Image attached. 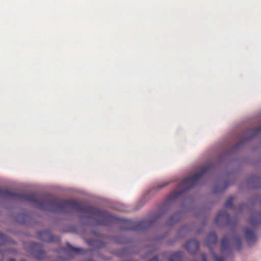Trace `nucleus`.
I'll list each match as a JSON object with an SVG mask.
<instances>
[{"label": "nucleus", "mask_w": 261, "mask_h": 261, "mask_svg": "<svg viewBox=\"0 0 261 261\" xmlns=\"http://www.w3.org/2000/svg\"><path fill=\"white\" fill-rule=\"evenodd\" d=\"M230 244L235 245L238 249H240L241 246V238L236 235L231 237L228 236H225L221 242V251L224 253L228 249Z\"/></svg>", "instance_id": "nucleus-4"}, {"label": "nucleus", "mask_w": 261, "mask_h": 261, "mask_svg": "<svg viewBox=\"0 0 261 261\" xmlns=\"http://www.w3.org/2000/svg\"><path fill=\"white\" fill-rule=\"evenodd\" d=\"M182 229H183V230L186 229V227H184V228H182Z\"/></svg>", "instance_id": "nucleus-24"}, {"label": "nucleus", "mask_w": 261, "mask_h": 261, "mask_svg": "<svg viewBox=\"0 0 261 261\" xmlns=\"http://www.w3.org/2000/svg\"><path fill=\"white\" fill-rule=\"evenodd\" d=\"M229 218V216L227 212L224 211H221L217 214L215 221L217 224L221 222H226L227 221Z\"/></svg>", "instance_id": "nucleus-11"}, {"label": "nucleus", "mask_w": 261, "mask_h": 261, "mask_svg": "<svg viewBox=\"0 0 261 261\" xmlns=\"http://www.w3.org/2000/svg\"><path fill=\"white\" fill-rule=\"evenodd\" d=\"M168 184V182L167 181H164L162 184L159 185V188L161 189Z\"/></svg>", "instance_id": "nucleus-20"}, {"label": "nucleus", "mask_w": 261, "mask_h": 261, "mask_svg": "<svg viewBox=\"0 0 261 261\" xmlns=\"http://www.w3.org/2000/svg\"><path fill=\"white\" fill-rule=\"evenodd\" d=\"M199 247L198 242L195 239L188 241L186 245L185 248L191 253H194L196 252Z\"/></svg>", "instance_id": "nucleus-8"}, {"label": "nucleus", "mask_w": 261, "mask_h": 261, "mask_svg": "<svg viewBox=\"0 0 261 261\" xmlns=\"http://www.w3.org/2000/svg\"><path fill=\"white\" fill-rule=\"evenodd\" d=\"M27 216L24 214H21L17 216L16 220L19 223L23 224L25 222V220Z\"/></svg>", "instance_id": "nucleus-16"}, {"label": "nucleus", "mask_w": 261, "mask_h": 261, "mask_svg": "<svg viewBox=\"0 0 261 261\" xmlns=\"http://www.w3.org/2000/svg\"><path fill=\"white\" fill-rule=\"evenodd\" d=\"M217 241V237L215 232H211L206 238V245L215 244Z\"/></svg>", "instance_id": "nucleus-12"}, {"label": "nucleus", "mask_w": 261, "mask_h": 261, "mask_svg": "<svg viewBox=\"0 0 261 261\" xmlns=\"http://www.w3.org/2000/svg\"><path fill=\"white\" fill-rule=\"evenodd\" d=\"M38 237L40 240L45 242L50 243L54 241V237L48 230L39 232Z\"/></svg>", "instance_id": "nucleus-7"}, {"label": "nucleus", "mask_w": 261, "mask_h": 261, "mask_svg": "<svg viewBox=\"0 0 261 261\" xmlns=\"http://www.w3.org/2000/svg\"><path fill=\"white\" fill-rule=\"evenodd\" d=\"M33 252L32 253L37 258L41 259L45 256V252L43 250L42 246L39 244L31 243Z\"/></svg>", "instance_id": "nucleus-6"}, {"label": "nucleus", "mask_w": 261, "mask_h": 261, "mask_svg": "<svg viewBox=\"0 0 261 261\" xmlns=\"http://www.w3.org/2000/svg\"><path fill=\"white\" fill-rule=\"evenodd\" d=\"M202 261H206V256L204 254H202Z\"/></svg>", "instance_id": "nucleus-22"}, {"label": "nucleus", "mask_w": 261, "mask_h": 261, "mask_svg": "<svg viewBox=\"0 0 261 261\" xmlns=\"http://www.w3.org/2000/svg\"><path fill=\"white\" fill-rule=\"evenodd\" d=\"M180 219V213H177L173 215L167 221V224L172 225L177 222Z\"/></svg>", "instance_id": "nucleus-13"}, {"label": "nucleus", "mask_w": 261, "mask_h": 261, "mask_svg": "<svg viewBox=\"0 0 261 261\" xmlns=\"http://www.w3.org/2000/svg\"><path fill=\"white\" fill-rule=\"evenodd\" d=\"M213 166L207 164L202 166L198 171L185 178L177 187L176 190L168 197L169 202L176 200L185 191L198 185L203 175L210 171Z\"/></svg>", "instance_id": "nucleus-2"}, {"label": "nucleus", "mask_w": 261, "mask_h": 261, "mask_svg": "<svg viewBox=\"0 0 261 261\" xmlns=\"http://www.w3.org/2000/svg\"><path fill=\"white\" fill-rule=\"evenodd\" d=\"M182 253L181 252H177L172 254L169 258V261H180Z\"/></svg>", "instance_id": "nucleus-14"}, {"label": "nucleus", "mask_w": 261, "mask_h": 261, "mask_svg": "<svg viewBox=\"0 0 261 261\" xmlns=\"http://www.w3.org/2000/svg\"><path fill=\"white\" fill-rule=\"evenodd\" d=\"M260 222H261V214H256L255 220L254 219V218H252L250 220V223L253 225H255L256 224H257Z\"/></svg>", "instance_id": "nucleus-15"}, {"label": "nucleus", "mask_w": 261, "mask_h": 261, "mask_svg": "<svg viewBox=\"0 0 261 261\" xmlns=\"http://www.w3.org/2000/svg\"><path fill=\"white\" fill-rule=\"evenodd\" d=\"M261 132V125H260V126H258V127L257 128V129H256V132H255V134H256L257 133H259V132Z\"/></svg>", "instance_id": "nucleus-21"}, {"label": "nucleus", "mask_w": 261, "mask_h": 261, "mask_svg": "<svg viewBox=\"0 0 261 261\" xmlns=\"http://www.w3.org/2000/svg\"><path fill=\"white\" fill-rule=\"evenodd\" d=\"M0 195L10 200H27L33 203L37 208L56 213H68L76 211V201L38 199L35 194L19 195L0 189Z\"/></svg>", "instance_id": "nucleus-1"}, {"label": "nucleus", "mask_w": 261, "mask_h": 261, "mask_svg": "<svg viewBox=\"0 0 261 261\" xmlns=\"http://www.w3.org/2000/svg\"><path fill=\"white\" fill-rule=\"evenodd\" d=\"M224 206L228 208H232V198L231 197H229L226 202L224 204Z\"/></svg>", "instance_id": "nucleus-17"}, {"label": "nucleus", "mask_w": 261, "mask_h": 261, "mask_svg": "<svg viewBox=\"0 0 261 261\" xmlns=\"http://www.w3.org/2000/svg\"><path fill=\"white\" fill-rule=\"evenodd\" d=\"M6 241V237L0 232V246L4 244Z\"/></svg>", "instance_id": "nucleus-18"}, {"label": "nucleus", "mask_w": 261, "mask_h": 261, "mask_svg": "<svg viewBox=\"0 0 261 261\" xmlns=\"http://www.w3.org/2000/svg\"><path fill=\"white\" fill-rule=\"evenodd\" d=\"M213 258L215 261H225V259L222 257H218L215 253L213 254Z\"/></svg>", "instance_id": "nucleus-19"}, {"label": "nucleus", "mask_w": 261, "mask_h": 261, "mask_svg": "<svg viewBox=\"0 0 261 261\" xmlns=\"http://www.w3.org/2000/svg\"><path fill=\"white\" fill-rule=\"evenodd\" d=\"M123 223L126 226L122 227V229L136 231L144 230L147 229L150 224L147 220H142L134 223L132 221L127 220L124 221Z\"/></svg>", "instance_id": "nucleus-3"}, {"label": "nucleus", "mask_w": 261, "mask_h": 261, "mask_svg": "<svg viewBox=\"0 0 261 261\" xmlns=\"http://www.w3.org/2000/svg\"><path fill=\"white\" fill-rule=\"evenodd\" d=\"M228 184L222 179L218 180L214 186V191L215 193L223 192L227 187Z\"/></svg>", "instance_id": "nucleus-10"}, {"label": "nucleus", "mask_w": 261, "mask_h": 261, "mask_svg": "<svg viewBox=\"0 0 261 261\" xmlns=\"http://www.w3.org/2000/svg\"><path fill=\"white\" fill-rule=\"evenodd\" d=\"M245 232V238L249 245H251L256 240V236L253 231L245 228L244 230Z\"/></svg>", "instance_id": "nucleus-9"}, {"label": "nucleus", "mask_w": 261, "mask_h": 261, "mask_svg": "<svg viewBox=\"0 0 261 261\" xmlns=\"http://www.w3.org/2000/svg\"><path fill=\"white\" fill-rule=\"evenodd\" d=\"M9 261H16L15 259L14 258H10Z\"/></svg>", "instance_id": "nucleus-23"}, {"label": "nucleus", "mask_w": 261, "mask_h": 261, "mask_svg": "<svg viewBox=\"0 0 261 261\" xmlns=\"http://www.w3.org/2000/svg\"><path fill=\"white\" fill-rule=\"evenodd\" d=\"M67 245L68 249L65 248L61 249V251L64 253L65 255L64 256V258L60 259L59 261H64L65 259H68L72 257L73 254L82 253L83 252V249L81 248L73 247L68 243H67Z\"/></svg>", "instance_id": "nucleus-5"}]
</instances>
